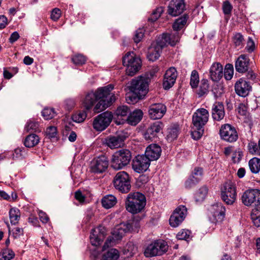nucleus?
<instances>
[{
	"instance_id": "57",
	"label": "nucleus",
	"mask_w": 260,
	"mask_h": 260,
	"mask_svg": "<svg viewBox=\"0 0 260 260\" xmlns=\"http://www.w3.org/2000/svg\"><path fill=\"white\" fill-rule=\"evenodd\" d=\"M163 12V9L162 7L157 8L152 14L151 16L149 18V20L151 21H155L161 15Z\"/></svg>"
},
{
	"instance_id": "26",
	"label": "nucleus",
	"mask_w": 260,
	"mask_h": 260,
	"mask_svg": "<svg viewBox=\"0 0 260 260\" xmlns=\"http://www.w3.org/2000/svg\"><path fill=\"white\" fill-rule=\"evenodd\" d=\"M235 89L237 94L245 97L251 90V86L248 82L241 78L236 83Z\"/></svg>"
},
{
	"instance_id": "4",
	"label": "nucleus",
	"mask_w": 260,
	"mask_h": 260,
	"mask_svg": "<svg viewBox=\"0 0 260 260\" xmlns=\"http://www.w3.org/2000/svg\"><path fill=\"white\" fill-rule=\"evenodd\" d=\"M113 89V85L109 84L98 88L94 92L91 91L88 92L82 102L84 107L86 110H90L98 99L103 98L104 95L107 94L109 91H112Z\"/></svg>"
},
{
	"instance_id": "6",
	"label": "nucleus",
	"mask_w": 260,
	"mask_h": 260,
	"mask_svg": "<svg viewBox=\"0 0 260 260\" xmlns=\"http://www.w3.org/2000/svg\"><path fill=\"white\" fill-rule=\"evenodd\" d=\"M131 157V153L128 150L117 151L112 155L111 167L116 170L122 169L129 164Z\"/></svg>"
},
{
	"instance_id": "62",
	"label": "nucleus",
	"mask_w": 260,
	"mask_h": 260,
	"mask_svg": "<svg viewBox=\"0 0 260 260\" xmlns=\"http://www.w3.org/2000/svg\"><path fill=\"white\" fill-rule=\"evenodd\" d=\"M61 16V11L58 8H54L52 10L50 16L51 19L54 21H57Z\"/></svg>"
},
{
	"instance_id": "40",
	"label": "nucleus",
	"mask_w": 260,
	"mask_h": 260,
	"mask_svg": "<svg viewBox=\"0 0 260 260\" xmlns=\"http://www.w3.org/2000/svg\"><path fill=\"white\" fill-rule=\"evenodd\" d=\"M251 218L256 227H260V208H254L252 210Z\"/></svg>"
},
{
	"instance_id": "54",
	"label": "nucleus",
	"mask_w": 260,
	"mask_h": 260,
	"mask_svg": "<svg viewBox=\"0 0 260 260\" xmlns=\"http://www.w3.org/2000/svg\"><path fill=\"white\" fill-rule=\"evenodd\" d=\"M129 112V109L127 106H122L117 108L115 111V113L117 117L119 116H126L127 113Z\"/></svg>"
},
{
	"instance_id": "53",
	"label": "nucleus",
	"mask_w": 260,
	"mask_h": 260,
	"mask_svg": "<svg viewBox=\"0 0 260 260\" xmlns=\"http://www.w3.org/2000/svg\"><path fill=\"white\" fill-rule=\"evenodd\" d=\"M190 232L187 230H182L176 235L178 240H188L189 239Z\"/></svg>"
},
{
	"instance_id": "33",
	"label": "nucleus",
	"mask_w": 260,
	"mask_h": 260,
	"mask_svg": "<svg viewBox=\"0 0 260 260\" xmlns=\"http://www.w3.org/2000/svg\"><path fill=\"white\" fill-rule=\"evenodd\" d=\"M40 142V138L36 134H32L28 135L24 141V145L28 148H31L36 146Z\"/></svg>"
},
{
	"instance_id": "51",
	"label": "nucleus",
	"mask_w": 260,
	"mask_h": 260,
	"mask_svg": "<svg viewBox=\"0 0 260 260\" xmlns=\"http://www.w3.org/2000/svg\"><path fill=\"white\" fill-rule=\"evenodd\" d=\"M202 175L203 169L200 167H196L194 169L190 176L199 182L202 179Z\"/></svg>"
},
{
	"instance_id": "16",
	"label": "nucleus",
	"mask_w": 260,
	"mask_h": 260,
	"mask_svg": "<svg viewBox=\"0 0 260 260\" xmlns=\"http://www.w3.org/2000/svg\"><path fill=\"white\" fill-rule=\"evenodd\" d=\"M209 114L204 108L198 109L192 115V124L194 127H204L208 121Z\"/></svg>"
},
{
	"instance_id": "64",
	"label": "nucleus",
	"mask_w": 260,
	"mask_h": 260,
	"mask_svg": "<svg viewBox=\"0 0 260 260\" xmlns=\"http://www.w3.org/2000/svg\"><path fill=\"white\" fill-rule=\"evenodd\" d=\"M255 43L251 37H248V41L247 42V45L246 47V50L251 53L253 52L255 49Z\"/></svg>"
},
{
	"instance_id": "5",
	"label": "nucleus",
	"mask_w": 260,
	"mask_h": 260,
	"mask_svg": "<svg viewBox=\"0 0 260 260\" xmlns=\"http://www.w3.org/2000/svg\"><path fill=\"white\" fill-rule=\"evenodd\" d=\"M123 65L126 67V73L133 76L141 67V60L133 52H127L122 58Z\"/></svg>"
},
{
	"instance_id": "37",
	"label": "nucleus",
	"mask_w": 260,
	"mask_h": 260,
	"mask_svg": "<svg viewBox=\"0 0 260 260\" xmlns=\"http://www.w3.org/2000/svg\"><path fill=\"white\" fill-rule=\"evenodd\" d=\"M188 17L186 15H184L182 17H181L175 21L173 25V28L174 31H177L182 29L186 24Z\"/></svg>"
},
{
	"instance_id": "2",
	"label": "nucleus",
	"mask_w": 260,
	"mask_h": 260,
	"mask_svg": "<svg viewBox=\"0 0 260 260\" xmlns=\"http://www.w3.org/2000/svg\"><path fill=\"white\" fill-rule=\"evenodd\" d=\"M131 93L126 95V100L129 104H134L138 100L144 98L148 91V79L140 77L133 79L129 86Z\"/></svg>"
},
{
	"instance_id": "10",
	"label": "nucleus",
	"mask_w": 260,
	"mask_h": 260,
	"mask_svg": "<svg viewBox=\"0 0 260 260\" xmlns=\"http://www.w3.org/2000/svg\"><path fill=\"white\" fill-rule=\"evenodd\" d=\"M111 112L106 111L95 117L93 121V127L96 131H103L110 124L113 119Z\"/></svg>"
},
{
	"instance_id": "21",
	"label": "nucleus",
	"mask_w": 260,
	"mask_h": 260,
	"mask_svg": "<svg viewBox=\"0 0 260 260\" xmlns=\"http://www.w3.org/2000/svg\"><path fill=\"white\" fill-rule=\"evenodd\" d=\"M167 108L161 103H156L150 106L148 113L150 117L152 119H160L166 112Z\"/></svg>"
},
{
	"instance_id": "59",
	"label": "nucleus",
	"mask_w": 260,
	"mask_h": 260,
	"mask_svg": "<svg viewBox=\"0 0 260 260\" xmlns=\"http://www.w3.org/2000/svg\"><path fill=\"white\" fill-rule=\"evenodd\" d=\"M243 156L242 152L238 149L236 150L233 153L232 155V160L234 163H238L240 162L242 157Z\"/></svg>"
},
{
	"instance_id": "36",
	"label": "nucleus",
	"mask_w": 260,
	"mask_h": 260,
	"mask_svg": "<svg viewBox=\"0 0 260 260\" xmlns=\"http://www.w3.org/2000/svg\"><path fill=\"white\" fill-rule=\"evenodd\" d=\"M188 17L186 15H184L182 17H181L175 21L173 25V28L174 31H177L182 29L186 24Z\"/></svg>"
},
{
	"instance_id": "52",
	"label": "nucleus",
	"mask_w": 260,
	"mask_h": 260,
	"mask_svg": "<svg viewBox=\"0 0 260 260\" xmlns=\"http://www.w3.org/2000/svg\"><path fill=\"white\" fill-rule=\"evenodd\" d=\"M233 41L236 46L242 47L243 46V36L240 33H237L234 37Z\"/></svg>"
},
{
	"instance_id": "13",
	"label": "nucleus",
	"mask_w": 260,
	"mask_h": 260,
	"mask_svg": "<svg viewBox=\"0 0 260 260\" xmlns=\"http://www.w3.org/2000/svg\"><path fill=\"white\" fill-rule=\"evenodd\" d=\"M219 134L222 140L230 143L236 142L238 138V133L235 127L230 124L222 125L219 131Z\"/></svg>"
},
{
	"instance_id": "31",
	"label": "nucleus",
	"mask_w": 260,
	"mask_h": 260,
	"mask_svg": "<svg viewBox=\"0 0 260 260\" xmlns=\"http://www.w3.org/2000/svg\"><path fill=\"white\" fill-rule=\"evenodd\" d=\"M225 115L223 105L220 102L215 103L212 108V116L214 120L220 121L223 119Z\"/></svg>"
},
{
	"instance_id": "55",
	"label": "nucleus",
	"mask_w": 260,
	"mask_h": 260,
	"mask_svg": "<svg viewBox=\"0 0 260 260\" xmlns=\"http://www.w3.org/2000/svg\"><path fill=\"white\" fill-rule=\"evenodd\" d=\"M38 127L39 123L37 122L29 120L27 122V124L25 126V129L28 132L30 131H36Z\"/></svg>"
},
{
	"instance_id": "17",
	"label": "nucleus",
	"mask_w": 260,
	"mask_h": 260,
	"mask_svg": "<svg viewBox=\"0 0 260 260\" xmlns=\"http://www.w3.org/2000/svg\"><path fill=\"white\" fill-rule=\"evenodd\" d=\"M150 165V161L144 155H138L133 160L132 168L137 173H141L146 171Z\"/></svg>"
},
{
	"instance_id": "47",
	"label": "nucleus",
	"mask_w": 260,
	"mask_h": 260,
	"mask_svg": "<svg viewBox=\"0 0 260 260\" xmlns=\"http://www.w3.org/2000/svg\"><path fill=\"white\" fill-rule=\"evenodd\" d=\"M42 115L46 120H49L54 117L55 112L52 108H45L42 112Z\"/></svg>"
},
{
	"instance_id": "48",
	"label": "nucleus",
	"mask_w": 260,
	"mask_h": 260,
	"mask_svg": "<svg viewBox=\"0 0 260 260\" xmlns=\"http://www.w3.org/2000/svg\"><path fill=\"white\" fill-rule=\"evenodd\" d=\"M199 82V75L197 71L193 70L191 72L190 84L192 88L197 87Z\"/></svg>"
},
{
	"instance_id": "44",
	"label": "nucleus",
	"mask_w": 260,
	"mask_h": 260,
	"mask_svg": "<svg viewBox=\"0 0 260 260\" xmlns=\"http://www.w3.org/2000/svg\"><path fill=\"white\" fill-rule=\"evenodd\" d=\"M14 256V252L11 249H6L0 253V260H11Z\"/></svg>"
},
{
	"instance_id": "35",
	"label": "nucleus",
	"mask_w": 260,
	"mask_h": 260,
	"mask_svg": "<svg viewBox=\"0 0 260 260\" xmlns=\"http://www.w3.org/2000/svg\"><path fill=\"white\" fill-rule=\"evenodd\" d=\"M9 218L11 224H16L20 218L19 210L16 208H11L9 211Z\"/></svg>"
},
{
	"instance_id": "60",
	"label": "nucleus",
	"mask_w": 260,
	"mask_h": 260,
	"mask_svg": "<svg viewBox=\"0 0 260 260\" xmlns=\"http://www.w3.org/2000/svg\"><path fill=\"white\" fill-rule=\"evenodd\" d=\"M212 91L214 96L217 98L223 93V87L221 85H216L214 86Z\"/></svg>"
},
{
	"instance_id": "30",
	"label": "nucleus",
	"mask_w": 260,
	"mask_h": 260,
	"mask_svg": "<svg viewBox=\"0 0 260 260\" xmlns=\"http://www.w3.org/2000/svg\"><path fill=\"white\" fill-rule=\"evenodd\" d=\"M223 76V68L218 62H215L212 64L210 69V76L213 81H218Z\"/></svg>"
},
{
	"instance_id": "9",
	"label": "nucleus",
	"mask_w": 260,
	"mask_h": 260,
	"mask_svg": "<svg viewBox=\"0 0 260 260\" xmlns=\"http://www.w3.org/2000/svg\"><path fill=\"white\" fill-rule=\"evenodd\" d=\"M237 193L236 187L231 181L226 182L221 189V197L228 205L233 204L236 201Z\"/></svg>"
},
{
	"instance_id": "1",
	"label": "nucleus",
	"mask_w": 260,
	"mask_h": 260,
	"mask_svg": "<svg viewBox=\"0 0 260 260\" xmlns=\"http://www.w3.org/2000/svg\"><path fill=\"white\" fill-rule=\"evenodd\" d=\"M139 226V222L134 220H129L126 223H121L117 225L112 233L111 237L108 238L105 242L102 251L112 246V243L121 240L126 233L133 231L138 232Z\"/></svg>"
},
{
	"instance_id": "45",
	"label": "nucleus",
	"mask_w": 260,
	"mask_h": 260,
	"mask_svg": "<svg viewBox=\"0 0 260 260\" xmlns=\"http://www.w3.org/2000/svg\"><path fill=\"white\" fill-rule=\"evenodd\" d=\"M87 114L85 110L79 111L72 116V119L74 121L78 123L83 122L86 118Z\"/></svg>"
},
{
	"instance_id": "41",
	"label": "nucleus",
	"mask_w": 260,
	"mask_h": 260,
	"mask_svg": "<svg viewBox=\"0 0 260 260\" xmlns=\"http://www.w3.org/2000/svg\"><path fill=\"white\" fill-rule=\"evenodd\" d=\"M208 192V189L206 186L201 187L195 194L196 202H202L206 198Z\"/></svg>"
},
{
	"instance_id": "12",
	"label": "nucleus",
	"mask_w": 260,
	"mask_h": 260,
	"mask_svg": "<svg viewBox=\"0 0 260 260\" xmlns=\"http://www.w3.org/2000/svg\"><path fill=\"white\" fill-rule=\"evenodd\" d=\"M225 208L221 203L214 204L209 209V216L212 222H221L225 217Z\"/></svg>"
},
{
	"instance_id": "18",
	"label": "nucleus",
	"mask_w": 260,
	"mask_h": 260,
	"mask_svg": "<svg viewBox=\"0 0 260 260\" xmlns=\"http://www.w3.org/2000/svg\"><path fill=\"white\" fill-rule=\"evenodd\" d=\"M99 102L94 108V112L98 113L111 106L116 100L115 94L109 91L107 94L104 95L103 98L98 99Z\"/></svg>"
},
{
	"instance_id": "14",
	"label": "nucleus",
	"mask_w": 260,
	"mask_h": 260,
	"mask_svg": "<svg viewBox=\"0 0 260 260\" xmlns=\"http://www.w3.org/2000/svg\"><path fill=\"white\" fill-rule=\"evenodd\" d=\"M109 166V161L105 155L93 158L90 162V171L94 173H102L106 171Z\"/></svg>"
},
{
	"instance_id": "46",
	"label": "nucleus",
	"mask_w": 260,
	"mask_h": 260,
	"mask_svg": "<svg viewBox=\"0 0 260 260\" xmlns=\"http://www.w3.org/2000/svg\"><path fill=\"white\" fill-rule=\"evenodd\" d=\"M234 74V67L233 64L228 63L226 64L224 68V76L226 80H231Z\"/></svg>"
},
{
	"instance_id": "56",
	"label": "nucleus",
	"mask_w": 260,
	"mask_h": 260,
	"mask_svg": "<svg viewBox=\"0 0 260 260\" xmlns=\"http://www.w3.org/2000/svg\"><path fill=\"white\" fill-rule=\"evenodd\" d=\"M46 134L49 138H55L57 135V128L54 126H50L46 128Z\"/></svg>"
},
{
	"instance_id": "3",
	"label": "nucleus",
	"mask_w": 260,
	"mask_h": 260,
	"mask_svg": "<svg viewBox=\"0 0 260 260\" xmlns=\"http://www.w3.org/2000/svg\"><path fill=\"white\" fill-rule=\"evenodd\" d=\"M146 205L144 195L139 192H131L125 201L126 210L133 214L141 212Z\"/></svg>"
},
{
	"instance_id": "61",
	"label": "nucleus",
	"mask_w": 260,
	"mask_h": 260,
	"mask_svg": "<svg viewBox=\"0 0 260 260\" xmlns=\"http://www.w3.org/2000/svg\"><path fill=\"white\" fill-rule=\"evenodd\" d=\"M144 34V30L143 28L138 29L135 33L134 40L135 43H138L143 38Z\"/></svg>"
},
{
	"instance_id": "28",
	"label": "nucleus",
	"mask_w": 260,
	"mask_h": 260,
	"mask_svg": "<svg viewBox=\"0 0 260 260\" xmlns=\"http://www.w3.org/2000/svg\"><path fill=\"white\" fill-rule=\"evenodd\" d=\"M236 71L240 73H244L248 71L249 59L245 54L240 55L235 62Z\"/></svg>"
},
{
	"instance_id": "27",
	"label": "nucleus",
	"mask_w": 260,
	"mask_h": 260,
	"mask_svg": "<svg viewBox=\"0 0 260 260\" xmlns=\"http://www.w3.org/2000/svg\"><path fill=\"white\" fill-rule=\"evenodd\" d=\"M161 153V147L157 144H152L146 148L144 155L147 156L151 161L158 159Z\"/></svg>"
},
{
	"instance_id": "22",
	"label": "nucleus",
	"mask_w": 260,
	"mask_h": 260,
	"mask_svg": "<svg viewBox=\"0 0 260 260\" xmlns=\"http://www.w3.org/2000/svg\"><path fill=\"white\" fill-rule=\"evenodd\" d=\"M163 127V124L160 121H155L151 124L144 134V138L147 140L153 141L157 137L158 134Z\"/></svg>"
},
{
	"instance_id": "24",
	"label": "nucleus",
	"mask_w": 260,
	"mask_h": 260,
	"mask_svg": "<svg viewBox=\"0 0 260 260\" xmlns=\"http://www.w3.org/2000/svg\"><path fill=\"white\" fill-rule=\"evenodd\" d=\"M125 138L123 134H117L115 135L108 137L106 139V143L111 149L118 148L123 146Z\"/></svg>"
},
{
	"instance_id": "23",
	"label": "nucleus",
	"mask_w": 260,
	"mask_h": 260,
	"mask_svg": "<svg viewBox=\"0 0 260 260\" xmlns=\"http://www.w3.org/2000/svg\"><path fill=\"white\" fill-rule=\"evenodd\" d=\"M184 9L183 0H172L168 6V13L172 16H176L181 14Z\"/></svg>"
},
{
	"instance_id": "49",
	"label": "nucleus",
	"mask_w": 260,
	"mask_h": 260,
	"mask_svg": "<svg viewBox=\"0 0 260 260\" xmlns=\"http://www.w3.org/2000/svg\"><path fill=\"white\" fill-rule=\"evenodd\" d=\"M73 62L76 65H82L85 63L86 58L82 54H78L73 56L72 58Z\"/></svg>"
},
{
	"instance_id": "58",
	"label": "nucleus",
	"mask_w": 260,
	"mask_h": 260,
	"mask_svg": "<svg viewBox=\"0 0 260 260\" xmlns=\"http://www.w3.org/2000/svg\"><path fill=\"white\" fill-rule=\"evenodd\" d=\"M23 149H21L20 148L15 149L12 154V158L13 159H19L22 158L24 155V151H23Z\"/></svg>"
},
{
	"instance_id": "20",
	"label": "nucleus",
	"mask_w": 260,
	"mask_h": 260,
	"mask_svg": "<svg viewBox=\"0 0 260 260\" xmlns=\"http://www.w3.org/2000/svg\"><path fill=\"white\" fill-rule=\"evenodd\" d=\"M106 236V230L104 227L99 226L92 229L90 236L91 244L95 246L100 245Z\"/></svg>"
},
{
	"instance_id": "29",
	"label": "nucleus",
	"mask_w": 260,
	"mask_h": 260,
	"mask_svg": "<svg viewBox=\"0 0 260 260\" xmlns=\"http://www.w3.org/2000/svg\"><path fill=\"white\" fill-rule=\"evenodd\" d=\"M181 34L177 31L171 34H163L161 36L157 38L159 41L165 42V46L168 43L171 46H175L180 40Z\"/></svg>"
},
{
	"instance_id": "32",
	"label": "nucleus",
	"mask_w": 260,
	"mask_h": 260,
	"mask_svg": "<svg viewBox=\"0 0 260 260\" xmlns=\"http://www.w3.org/2000/svg\"><path fill=\"white\" fill-rule=\"evenodd\" d=\"M143 112L139 109H136L131 113L127 117V121L128 123L132 125H136L142 118Z\"/></svg>"
},
{
	"instance_id": "25",
	"label": "nucleus",
	"mask_w": 260,
	"mask_h": 260,
	"mask_svg": "<svg viewBox=\"0 0 260 260\" xmlns=\"http://www.w3.org/2000/svg\"><path fill=\"white\" fill-rule=\"evenodd\" d=\"M177 77V72L175 68L171 67L168 69L164 76L163 87L165 89H169L175 83Z\"/></svg>"
},
{
	"instance_id": "19",
	"label": "nucleus",
	"mask_w": 260,
	"mask_h": 260,
	"mask_svg": "<svg viewBox=\"0 0 260 260\" xmlns=\"http://www.w3.org/2000/svg\"><path fill=\"white\" fill-rule=\"evenodd\" d=\"M164 42L157 39L156 42L153 43L149 47L147 58L149 60L154 61L158 58L162 48L165 47Z\"/></svg>"
},
{
	"instance_id": "38",
	"label": "nucleus",
	"mask_w": 260,
	"mask_h": 260,
	"mask_svg": "<svg viewBox=\"0 0 260 260\" xmlns=\"http://www.w3.org/2000/svg\"><path fill=\"white\" fill-rule=\"evenodd\" d=\"M119 256V252L117 249H111L103 255L101 260H117Z\"/></svg>"
},
{
	"instance_id": "8",
	"label": "nucleus",
	"mask_w": 260,
	"mask_h": 260,
	"mask_svg": "<svg viewBox=\"0 0 260 260\" xmlns=\"http://www.w3.org/2000/svg\"><path fill=\"white\" fill-rule=\"evenodd\" d=\"M168 248V246L164 241H155L147 247L144 251V255L147 257L160 255L166 252Z\"/></svg>"
},
{
	"instance_id": "63",
	"label": "nucleus",
	"mask_w": 260,
	"mask_h": 260,
	"mask_svg": "<svg viewBox=\"0 0 260 260\" xmlns=\"http://www.w3.org/2000/svg\"><path fill=\"white\" fill-rule=\"evenodd\" d=\"M233 6L229 2L226 1L223 3L222 5V10L225 15H230Z\"/></svg>"
},
{
	"instance_id": "39",
	"label": "nucleus",
	"mask_w": 260,
	"mask_h": 260,
	"mask_svg": "<svg viewBox=\"0 0 260 260\" xmlns=\"http://www.w3.org/2000/svg\"><path fill=\"white\" fill-rule=\"evenodd\" d=\"M249 167L253 173H257L260 171V159L254 157L249 161Z\"/></svg>"
},
{
	"instance_id": "50",
	"label": "nucleus",
	"mask_w": 260,
	"mask_h": 260,
	"mask_svg": "<svg viewBox=\"0 0 260 260\" xmlns=\"http://www.w3.org/2000/svg\"><path fill=\"white\" fill-rule=\"evenodd\" d=\"M193 130L191 132V136L193 139L198 140L203 135L204 133V127H194Z\"/></svg>"
},
{
	"instance_id": "42",
	"label": "nucleus",
	"mask_w": 260,
	"mask_h": 260,
	"mask_svg": "<svg viewBox=\"0 0 260 260\" xmlns=\"http://www.w3.org/2000/svg\"><path fill=\"white\" fill-rule=\"evenodd\" d=\"M209 83L207 79H202L201 81L198 94L200 96L207 94L209 91Z\"/></svg>"
},
{
	"instance_id": "34",
	"label": "nucleus",
	"mask_w": 260,
	"mask_h": 260,
	"mask_svg": "<svg viewBox=\"0 0 260 260\" xmlns=\"http://www.w3.org/2000/svg\"><path fill=\"white\" fill-rule=\"evenodd\" d=\"M116 198L111 194L104 197L102 200V205L106 209L112 208L116 204Z\"/></svg>"
},
{
	"instance_id": "7",
	"label": "nucleus",
	"mask_w": 260,
	"mask_h": 260,
	"mask_svg": "<svg viewBox=\"0 0 260 260\" xmlns=\"http://www.w3.org/2000/svg\"><path fill=\"white\" fill-rule=\"evenodd\" d=\"M113 184L115 188L122 193H127L131 189L128 174L124 171L119 172L115 175Z\"/></svg>"
},
{
	"instance_id": "43",
	"label": "nucleus",
	"mask_w": 260,
	"mask_h": 260,
	"mask_svg": "<svg viewBox=\"0 0 260 260\" xmlns=\"http://www.w3.org/2000/svg\"><path fill=\"white\" fill-rule=\"evenodd\" d=\"M179 130L177 127L169 128L167 135V140L169 142H172L175 140L178 135Z\"/></svg>"
},
{
	"instance_id": "15",
	"label": "nucleus",
	"mask_w": 260,
	"mask_h": 260,
	"mask_svg": "<svg viewBox=\"0 0 260 260\" xmlns=\"http://www.w3.org/2000/svg\"><path fill=\"white\" fill-rule=\"evenodd\" d=\"M187 212V210L185 206H179L170 218V225L174 228L178 226L185 219Z\"/></svg>"
},
{
	"instance_id": "11",
	"label": "nucleus",
	"mask_w": 260,
	"mask_h": 260,
	"mask_svg": "<svg viewBox=\"0 0 260 260\" xmlns=\"http://www.w3.org/2000/svg\"><path fill=\"white\" fill-rule=\"evenodd\" d=\"M242 202L246 206H257L260 205V190L248 189L244 192L241 198Z\"/></svg>"
}]
</instances>
